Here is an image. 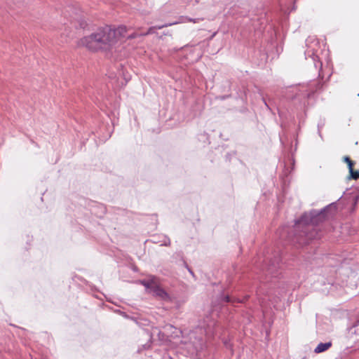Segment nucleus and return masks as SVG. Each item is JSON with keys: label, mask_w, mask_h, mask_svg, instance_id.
I'll use <instances>...</instances> for the list:
<instances>
[{"label": "nucleus", "mask_w": 359, "mask_h": 359, "mask_svg": "<svg viewBox=\"0 0 359 359\" xmlns=\"http://www.w3.org/2000/svg\"><path fill=\"white\" fill-rule=\"evenodd\" d=\"M141 284L144 285L146 287V289L149 290V291L151 292L154 286L156 284V281L154 278H152L149 280H141Z\"/></svg>", "instance_id": "8"}, {"label": "nucleus", "mask_w": 359, "mask_h": 359, "mask_svg": "<svg viewBox=\"0 0 359 359\" xmlns=\"http://www.w3.org/2000/svg\"><path fill=\"white\" fill-rule=\"evenodd\" d=\"M195 2L197 4L198 3V0H195Z\"/></svg>", "instance_id": "24"}, {"label": "nucleus", "mask_w": 359, "mask_h": 359, "mask_svg": "<svg viewBox=\"0 0 359 359\" xmlns=\"http://www.w3.org/2000/svg\"><path fill=\"white\" fill-rule=\"evenodd\" d=\"M222 342H223L225 348L227 349H229L231 351V353H233V344H231L230 339H223Z\"/></svg>", "instance_id": "12"}, {"label": "nucleus", "mask_w": 359, "mask_h": 359, "mask_svg": "<svg viewBox=\"0 0 359 359\" xmlns=\"http://www.w3.org/2000/svg\"><path fill=\"white\" fill-rule=\"evenodd\" d=\"M350 175L348 179L358 180L359 179V170H354L353 168L349 169Z\"/></svg>", "instance_id": "11"}, {"label": "nucleus", "mask_w": 359, "mask_h": 359, "mask_svg": "<svg viewBox=\"0 0 359 359\" xmlns=\"http://www.w3.org/2000/svg\"><path fill=\"white\" fill-rule=\"evenodd\" d=\"M278 115L280 118H283V115H284V113L282 110L280 109H278Z\"/></svg>", "instance_id": "19"}, {"label": "nucleus", "mask_w": 359, "mask_h": 359, "mask_svg": "<svg viewBox=\"0 0 359 359\" xmlns=\"http://www.w3.org/2000/svg\"><path fill=\"white\" fill-rule=\"evenodd\" d=\"M359 320H358L351 327L348 328V332L351 334H359Z\"/></svg>", "instance_id": "10"}, {"label": "nucleus", "mask_w": 359, "mask_h": 359, "mask_svg": "<svg viewBox=\"0 0 359 359\" xmlns=\"http://www.w3.org/2000/svg\"><path fill=\"white\" fill-rule=\"evenodd\" d=\"M187 21L188 22H192L194 23H196L202 20V18H186Z\"/></svg>", "instance_id": "16"}, {"label": "nucleus", "mask_w": 359, "mask_h": 359, "mask_svg": "<svg viewBox=\"0 0 359 359\" xmlns=\"http://www.w3.org/2000/svg\"><path fill=\"white\" fill-rule=\"evenodd\" d=\"M324 121H321L320 123H319L318 124V134L321 137V133H320V129L323 127L324 126Z\"/></svg>", "instance_id": "18"}, {"label": "nucleus", "mask_w": 359, "mask_h": 359, "mask_svg": "<svg viewBox=\"0 0 359 359\" xmlns=\"http://www.w3.org/2000/svg\"><path fill=\"white\" fill-rule=\"evenodd\" d=\"M154 295L158 297L161 299L165 300L169 298L168 294L161 287H159L157 283L154 286L152 292Z\"/></svg>", "instance_id": "6"}, {"label": "nucleus", "mask_w": 359, "mask_h": 359, "mask_svg": "<svg viewBox=\"0 0 359 359\" xmlns=\"http://www.w3.org/2000/svg\"><path fill=\"white\" fill-rule=\"evenodd\" d=\"M203 346H204V343H203V340H202V341H201V344H200V345H199V348H200L201 349H202V348H203Z\"/></svg>", "instance_id": "20"}, {"label": "nucleus", "mask_w": 359, "mask_h": 359, "mask_svg": "<svg viewBox=\"0 0 359 359\" xmlns=\"http://www.w3.org/2000/svg\"><path fill=\"white\" fill-rule=\"evenodd\" d=\"M344 161L347 163L348 170L353 168V165H355V162L353 161L348 156H344Z\"/></svg>", "instance_id": "14"}, {"label": "nucleus", "mask_w": 359, "mask_h": 359, "mask_svg": "<svg viewBox=\"0 0 359 359\" xmlns=\"http://www.w3.org/2000/svg\"><path fill=\"white\" fill-rule=\"evenodd\" d=\"M168 359H173L171 356H168Z\"/></svg>", "instance_id": "23"}, {"label": "nucleus", "mask_w": 359, "mask_h": 359, "mask_svg": "<svg viewBox=\"0 0 359 359\" xmlns=\"http://www.w3.org/2000/svg\"><path fill=\"white\" fill-rule=\"evenodd\" d=\"M264 262L260 266V269L266 276L271 275L273 277L278 276V270L280 269L281 257L279 254L274 255L273 257H266L262 260Z\"/></svg>", "instance_id": "4"}, {"label": "nucleus", "mask_w": 359, "mask_h": 359, "mask_svg": "<svg viewBox=\"0 0 359 359\" xmlns=\"http://www.w3.org/2000/svg\"><path fill=\"white\" fill-rule=\"evenodd\" d=\"M337 210L336 203H332L320 210H311L309 212H304L296 220L292 229L284 226L278 229L277 233L285 243L306 245L310 241L321 238L323 233L318 225L332 217Z\"/></svg>", "instance_id": "1"}, {"label": "nucleus", "mask_w": 359, "mask_h": 359, "mask_svg": "<svg viewBox=\"0 0 359 359\" xmlns=\"http://www.w3.org/2000/svg\"><path fill=\"white\" fill-rule=\"evenodd\" d=\"M261 96H262V100L264 104H265V106L266 107V108L268 109L271 110V108L266 102V97L265 96H264L263 95H261Z\"/></svg>", "instance_id": "17"}, {"label": "nucleus", "mask_w": 359, "mask_h": 359, "mask_svg": "<svg viewBox=\"0 0 359 359\" xmlns=\"http://www.w3.org/2000/svg\"><path fill=\"white\" fill-rule=\"evenodd\" d=\"M332 344L331 341H327L325 343H320L315 348L314 352L316 353H323V352L328 350L332 346Z\"/></svg>", "instance_id": "7"}, {"label": "nucleus", "mask_w": 359, "mask_h": 359, "mask_svg": "<svg viewBox=\"0 0 359 359\" xmlns=\"http://www.w3.org/2000/svg\"><path fill=\"white\" fill-rule=\"evenodd\" d=\"M187 268L188 269L189 272L192 276H194V272H193V271H192L191 269L188 268V266H187Z\"/></svg>", "instance_id": "21"}, {"label": "nucleus", "mask_w": 359, "mask_h": 359, "mask_svg": "<svg viewBox=\"0 0 359 359\" xmlns=\"http://www.w3.org/2000/svg\"><path fill=\"white\" fill-rule=\"evenodd\" d=\"M154 29H156L154 26L149 27L148 31L144 34L132 33L126 34L127 28L126 26L121 25L117 28H112L111 26L106 25L100 27L90 35L81 39L79 44L93 51L108 50L122 38L132 39L137 36L151 34L154 32Z\"/></svg>", "instance_id": "2"}, {"label": "nucleus", "mask_w": 359, "mask_h": 359, "mask_svg": "<svg viewBox=\"0 0 359 359\" xmlns=\"http://www.w3.org/2000/svg\"><path fill=\"white\" fill-rule=\"evenodd\" d=\"M306 50L304 53L306 59L307 60L308 57H310L316 69H318L320 72L322 69L323 64L322 62L319 60L318 55L319 48L318 40L314 36H309L306 39Z\"/></svg>", "instance_id": "3"}, {"label": "nucleus", "mask_w": 359, "mask_h": 359, "mask_svg": "<svg viewBox=\"0 0 359 359\" xmlns=\"http://www.w3.org/2000/svg\"><path fill=\"white\" fill-rule=\"evenodd\" d=\"M221 298H222V302H226V303L234 304V303H241V302H243V300H241L238 298L233 297H231V296H229L228 294L227 295L222 294L221 295Z\"/></svg>", "instance_id": "9"}, {"label": "nucleus", "mask_w": 359, "mask_h": 359, "mask_svg": "<svg viewBox=\"0 0 359 359\" xmlns=\"http://www.w3.org/2000/svg\"><path fill=\"white\" fill-rule=\"evenodd\" d=\"M207 339H208V340H210V336L208 335V333H207Z\"/></svg>", "instance_id": "22"}, {"label": "nucleus", "mask_w": 359, "mask_h": 359, "mask_svg": "<svg viewBox=\"0 0 359 359\" xmlns=\"http://www.w3.org/2000/svg\"><path fill=\"white\" fill-rule=\"evenodd\" d=\"M309 96V93H304L300 90L297 91V89L295 88L292 90V100H298L300 102L301 104L305 105L306 98Z\"/></svg>", "instance_id": "5"}, {"label": "nucleus", "mask_w": 359, "mask_h": 359, "mask_svg": "<svg viewBox=\"0 0 359 359\" xmlns=\"http://www.w3.org/2000/svg\"><path fill=\"white\" fill-rule=\"evenodd\" d=\"M184 22V21H182L181 22ZM180 22H170V23H165V24H163V25H156V26H154V27H155L156 29H163L164 27L172 26V25L178 24Z\"/></svg>", "instance_id": "13"}, {"label": "nucleus", "mask_w": 359, "mask_h": 359, "mask_svg": "<svg viewBox=\"0 0 359 359\" xmlns=\"http://www.w3.org/2000/svg\"><path fill=\"white\" fill-rule=\"evenodd\" d=\"M170 245V238L168 236H164L163 240L162 241V243L161 244V245L169 246Z\"/></svg>", "instance_id": "15"}]
</instances>
